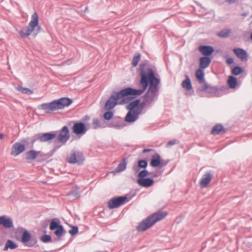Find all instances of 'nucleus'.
Wrapping results in <instances>:
<instances>
[{"mask_svg":"<svg viewBox=\"0 0 252 252\" xmlns=\"http://www.w3.org/2000/svg\"><path fill=\"white\" fill-rule=\"evenodd\" d=\"M139 74L140 76V85L142 88L140 89L127 87L132 94V96L139 95L143 93L148 87L149 88L143 96L145 102H151L155 98L158 91V77L152 69L149 61H145L139 65Z\"/></svg>","mask_w":252,"mask_h":252,"instance_id":"f257e3e1","label":"nucleus"},{"mask_svg":"<svg viewBox=\"0 0 252 252\" xmlns=\"http://www.w3.org/2000/svg\"><path fill=\"white\" fill-rule=\"evenodd\" d=\"M134 98L132 94L127 88L121 90L116 94H112L110 97L107 100L105 104V108L110 110L113 108L118 103V100L122 98L119 102V104H126L128 103Z\"/></svg>","mask_w":252,"mask_h":252,"instance_id":"f03ea898","label":"nucleus"},{"mask_svg":"<svg viewBox=\"0 0 252 252\" xmlns=\"http://www.w3.org/2000/svg\"><path fill=\"white\" fill-rule=\"evenodd\" d=\"M72 102L73 100L71 98L62 97L49 103H42L38 107L39 109L44 110L47 114H50L54 111L69 106Z\"/></svg>","mask_w":252,"mask_h":252,"instance_id":"7ed1b4c3","label":"nucleus"},{"mask_svg":"<svg viewBox=\"0 0 252 252\" xmlns=\"http://www.w3.org/2000/svg\"><path fill=\"white\" fill-rule=\"evenodd\" d=\"M158 221V211L142 220L136 227L138 231H145L151 227Z\"/></svg>","mask_w":252,"mask_h":252,"instance_id":"20e7f679","label":"nucleus"},{"mask_svg":"<svg viewBox=\"0 0 252 252\" xmlns=\"http://www.w3.org/2000/svg\"><path fill=\"white\" fill-rule=\"evenodd\" d=\"M85 160L83 153L79 150H72L66 158V161L70 164L81 165Z\"/></svg>","mask_w":252,"mask_h":252,"instance_id":"39448f33","label":"nucleus"},{"mask_svg":"<svg viewBox=\"0 0 252 252\" xmlns=\"http://www.w3.org/2000/svg\"><path fill=\"white\" fill-rule=\"evenodd\" d=\"M50 229L52 231L55 230L54 233L58 238H60L66 233L63 226L60 224V220L56 219H53L51 220Z\"/></svg>","mask_w":252,"mask_h":252,"instance_id":"423d86ee","label":"nucleus"},{"mask_svg":"<svg viewBox=\"0 0 252 252\" xmlns=\"http://www.w3.org/2000/svg\"><path fill=\"white\" fill-rule=\"evenodd\" d=\"M57 132L58 131H56L48 133H40L35 134L33 136L32 144H33L34 142H36L37 141H39L40 142L50 141L56 137Z\"/></svg>","mask_w":252,"mask_h":252,"instance_id":"0eeeda50","label":"nucleus"},{"mask_svg":"<svg viewBox=\"0 0 252 252\" xmlns=\"http://www.w3.org/2000/svg\"><path fill=\"white\" fill-rule=\"evenodd\" d=\"M21 242L26 246L31 247L36 245L37 240L36 236L32 235L28 230H25L23 233Z\"/></svg>","mask_w":252,"mask_h":252,"instance_id":"6e6552de","label":"nucleus"},{"mask_svg":"<svg viewBox=\"0 0 252 252\" xmlns=\"http://www.w3.org/2000/svg\"><path fill=\"white\" fill-rule=\"evenodd\" d=\"M128 200H129L126 195L113 198L109 200L108 206L110 209L118 208L127 202Z\"/></svg>","mask_w":252,"mask_h":252,"instance_id":"1a4fd4ad","label":"nucleus"},{"mask_svg":"<svg viewBox=\"0 0 252 252\" xmlns=\"http://www.w3.org/2000/svg\"><path fill=\"white\" fill-rule=\"evenodd\" d=\"M70 138L69 131L68 126H64L58 131L57 138L59 142L64 145Z\"/></svg>","mask_w":252,"mask_h":252,"instance_id":"9d476101","label":"nucleus"},{"mask_svg":"<svg viewBox=\"0 0 252 252\" xmlns=\"http://www.w3.org/2000/svg\"><path fill=\"white\" fill-rule=\"evenodd\" d=\"M88 128L86 125L81 122H74L72 127V132L76 135L82 136L85 134Z\"/></svg>","mask_w":252,"mask_h":252,"instance_id":"9b49d317","label":"nucleus"},{"mask_svg":"<svg viewBox=\"0 0 252 252\" xmlns=\"http://www.w3.org/2000/svg\"><path fill=\"white\" fill-rule=\"evenodd\" d=\"M25 149L24 144L19 142H16L12 145L10 154L14 157H16L23 152Z\"/></svg>","mask_w":252,"mask_h":252,"instance_id":"f8f14e48","label":"nucleus"},{"mask_svg":"<svg viewBox=\"0 0 252 252\" xmlns=\"http://www.w3.org/2000/svg\"><path fill=\"white\" fill-rule=\"evenodd\" d=\"M38 16L36 12L34 13L32 16V20L27 26L29 29L34 32V30L36 27L39 31L41 29L40 26L38 25Z\"/></svg>","mask_w":252,"mask_h":252,"instance_id":"ddd939ff","label":"nucleus"},{"mask_svg":"<svg viewBox=\"0 0 252 252\" xmlns=\"http://www.w3.org/2000/svg\"><path fill=\"white\" fill-rule=\"evenodd\" d=\"M0 225H2L5 228L9 229L13 227V222L10 218L3 215L0 216Z\"/></svg>","mask_w":252,"mask_h":252,"instance_id":"4468645a","label":"nucleus"},{"mask_svg":"<svg viewBox=\"0 0 252 252\" xmlns=\"http://www.w3.org/2000/svg\"><path fill=\"white\" fill-rule=\"evenodd\" d=\"M137 182L141 187L148 188L153 185L154 181L151 178H144L138 179Z\"/></svg>","mask_w":252,"mask_h":252,"instance_id":"2eb2a0df","label":"nucleus"},{"mask_svg":"<svg viewBox=\"0 0 252 252\" xmlns=\"http://www.w3.org/2000/svg\"><path fill=\"white\" fill-rule=\"evenodd\" d=\"M139 113V112L136 111L133 112L129 111L125 117V121L128 123L135 122L138 119Z\"/></svg>","mask_w":252,"mask_h":252,"instance_id":"dca6fc26","label":"nucleus"},{"mask_svg":"<svg viewBox=\"0 0 252 252\" xmlns=\"http://www.w3.org/2000/svg\"><path fill=\"white\" fill-rule=\"evenodd\" d=\"M236 56L241 59L242 61H247L248 54L245 50L241 48H235L233 49Z\"/></svg>","mask_w":252,"mask_h":252,"instance_id":"f3484780","label":"nucleus"},{"mask_svg":"<svg viewBox=\"0 0 252 252\" xmlns=\"http://www.w3.org/2000/svg\"><path fill=\"white\" fill-rule=\"evenodd\" d=\"M212 179V175L210 172L205 173L200 181V185L203 187H206Z\"/></svg>","mask_w":252,"mask_h":252,"instance_id":"a211bd4d","label":"nucleus"},{"mask_svg":"<svg viewBox=\"0 0 252 252\" xmlns=\"http://www.w3.org/2000/svg\"><path fill=\"white\" fill-rule=\"evenodd\" d=\"M148 165V162L145 159H140L138 160L137 165H134L133 166V170L135 172L139 171L140 168L145 169Z\"/></svg>","mask_w":252,"mask_h":252,"instance_id":"6ab92c4d","label":"nucleus"},{"mask_svg":"<svg viewBox=\"0 0 252 252\" xmlns=\"http://www.w3.org/2000/svg\"><path fill=\"white\" fill-rule=\"evenodd\" d=\"M199 51L204 55L208 56L213 52V48L209 46H200L199 47Z\"/></svg>","mask_w":252,"mask_h":252,"instance_id":"aec40b11","label":"nucleus"},{"mask_svg":"<svg viewBox=\"0 0 252 252\" xmlns=\"http://www.w3.org/2000/svg\"><path fill=\"white\" fill-rule=\"evenodd\" d=\"M127 163V159L126 158H124L120 162L118 166L116 168L115 171L120 172L125 170Z\"/></svg>","mask_w":252,"mask_h":252,"instance_id":"412c9836","label":"nucleus"},{"mask_svg":"<svg viewBox=\"0 0 252 252\" xmlns=\"http://www.w3.org/2000/svg\"><path fill=\"white\" fill-rule=\"evenodd\" d=\"M125 126V124L123 121H113L108 124V126L116 129H121Z\"/></svg>","mask_w":252,"mask_h":252,"instance_id":"4be33fe9","label":"nucleus"},{"mask_svg":"<svg viewBox=\"0 0 252 252\" xmlns=\"http://www.w3.org/2000/svg\"><path fill=\"white\" fill-rule=\"evenodd\" d=\"M211 60L209 57H201L200 59V68L204 69L210 64Z\"/></svg>","mask_w":252,"mask_h":252,"instance_id":"5701e85b","label":"nucleus"},{"mask_svg":"<svg viewBox=\"0 0 252 252\" xmlns=\"http://www.w3.org/2000/svg\"><path fill=\"white\" fill-rule=\"evenodd\" d=\"M129 102V103L127 106V108L129 109V111L133 112L134 111H135V109L136 108H138L140 104V100L137 99L131 102H130V101Z\"/></svg>","mask_w":252,"mask_h":252,"instance_id":"b1692460","label":"nucleus"},{"mask_svg":"<svg viewBox=\"0 0 252 252\" xmlns=\"http://www.w3.org/2000/svg\"><path fill=\"white\" fill-rule=\"evenodd\" d=\"M182 86L187 91H189L192 89L191 81L189 76H186V79L183 81Z\"/></svg>","mask_w":252,"mask_h":252,"instance_id":"393cba45","label":"nucleus"},{"mask_svg":"<svg viewBox=\"0 0 252 252\" xmlns=\"http://www.w3.org/2000/svg\"><path fill=\"white\" fill-rule=\"evenodd\" d=\"M33 139V136L32 137H26L21 140L22 144H24L26 147H29L31 148H33L34 144L35 142H34L33 144H32V140Z\"/></svg>","mask_w":252,"mask_h":252,"instance_id":"a878e982","label":"nucleus"},{"mask_svg":"<svg viewBox=\"0 0 252 252\" xmlns=\"http://www.w3.org/2000/svg\"><path fill=\"white\" fill-rule=\"evenodd\" d=\"M224 131L225 130L223 126L221 125L218 124L216 125L213 127L211 133L213 134L217 135L222 132L223 133Z\"/></svg>","mask_w":252,"mask_h":252,"instance_id":"bb28decb","label":"nucleus"},{"mask_svg":"<svg viewBox=\"0 0 252 252\" xmlns=\"http://www.w3.org/2000/svg\"><path fill=\"white\" fill-rule=\"evenodd\" d=\"M32 32L27 26L23 28L19 32V33L22 38H25L30 35Z\"/></svg>","mask_w":252,"mask_h":252,"instance_id":"cd10ccee","label":"nucleus"},{"mask_svg":"<svg viewBox=\"0 0 252 252\" xmlns=\"http://www.w3.org/2000/svg\"><path fill=\"white\" fill-rule=\"evenodd\" d=\"M238 84L237 79L236 78L230 76L228 77L227 80V84L230 88L234 89L236 87Z\"/></svg>","mask_w":252,"mask_h":252,"instance_id":"c85d7f7f","label":"nucleus"},{"mask_svg":"<svg viewBox=\"0 0 252 252\" xmlns=\"http://www.w3.org/2000/svg\"><path fill=\"white\" fill-rule=\"evenodd\" d=\"M204 72L203 69L199 68L196 71L195 76L199 83H203L204 82Z\"/></svg>","mask_w":252,"mask_h":252,"instance_id":"c756f323","label":"nucleus"},{"mask_svg":"<svg viewBox=\"0 0 252 252\" xmlns=\"http://www.w3.org/2000/svg\"><path fill=\"white\" fill-rule=\"evenodd\" d=\"M38 152L34 150H30L29 152L26 153V159L27 160H34L37 157Z\"/></svg>","mask_w":252,"mask_h":252,"instance_id":"7c9ffc66","label":"nucleus"},{"mask_svg":"<svg viewBox=\"0 0 252 252\" xmlns=\"http://www.w3.org/2000/svg\"><path fill=\"white\" fill-rule=\"evenodd\" d=\"M18 247V245L11 240H8L5 245L3 250L7 251L8 249L14 250Z\"/></svg>","mask_w":252,"mask_h":252,"instance_id":"2f4dec72","label":"nucleus"},{"mask_svg":"<svg viewBox=\"0 0 252 252\" xmlns=\"http://www.w3.org/2000/svg\"><path fill=\"white\" fill-rule=\"evenodd\" d=\"M16 90L21 92L23 94H27L28 95L32 94L33 93L32 90L27 88H23V87L20 86L16 87Z\"/></svg>","mask_w":252,"mask_h":252,"instance_id":"473e14b6","label":"nucleus"},{"mask_svg":"<svg viewBox=\"0 0 252 252\" xmlns=\"http://www.w3.org/2000/svg\"><path fill=\"white\" fill-rule=\"evenodd\" d=\"M203 85L201 88L199 89V91L200 92L206 91L208 93H211L214 91V88L209 85H208L206 83H203Z\"/></svg>","mask_w":252,"mask_h":252,"instance_id":"72a5a7b5","label":"nucleus"},{"mask_svg":"<svg viewBox=\"0 0 252 252\" xmlns=\"http://www.w3.org/2000/svg\"><path fill=\"white\" fill-rule=\"evenodd\" d=\"M80 194V192L79 190V189L78 188L72 189L67 194L68 195L72 196L74 197H79Z\"/></svg>","mask_w":252,"mask_h":252,"instance_id":"f704fd0d","label":"nucleus"},{"mask_svg":"<svg viewBox=\"0 0 252 252\" xmlns=\"http://www.w3.org/2000/svg\"><path fill=\"white\" fill-rule=\"evenodd\" d=\"M231 33V30H224L219 32L217 35L223 38L227 37Z\"/></svg>","mask_w":252,"mask_h":252,"instance_id":"c9c22d12","label":"nucleus"},{"mask_svg":"<svg viewBox=\"0 0 252 252\" xmlns=\"http://www.w3.org/2000/svg\"><path fill=\"white\" fill-rule=\"evenodd\" d=\"M40 240L43 243H47L52 242L51 236L49 235H43L40 237Z\"/></svg>","mask_w":252,"mask_h":252,"instance_id":"e433bc0d","label":"nucleus"},{"mask_svg":"<svg viewBox=\"0 0 252 252\" xmlns=\"http://www.w3.org/2000/svg\"><path fill=\"white\" fill-rule=\"evenodd\" d=\"M140 54L139 53H136L134 55L133 58V59H132V65L133 66H136L139 61H140Z\"/></svg>","mask_w":252,"mask_h":252,"instance_id":"4c0bfd02","label":"nucleus"},{"mask_svg":"<svg viewBox=\"0 0 252 252\" xmlns=\"http://www.w3.org/2000/svg\"><path fill=\"white\" fill-rule=\"evenodd\" d=\"M114 113L111 111H108L103 114V118L105 120L109 121L113 117Z\"/></svg>","mask_w":252,"mask_h":252,"instance_id":"58836bf2","label":"nucleus"},{"mask_svg":"<svg viewBox=\"0 0 252 252\" xmlns=\"http://www.w3.org/2000/svg\"><path fill=\"white\" fill-rule=\"evenodd\" d=\"M243 69L239 67L236 66L232 70V73L235 75H238L243 72Z\"/></svg>","mask_w":252,"mask_h":252,"instance_id":"ea45409f","label":"nucleus"},{"mask_svg":"<svg viewBox=\"0 0 252 252\" xmlns=\"http://www.w3.org/2000/svg\"><path fill=\"white\" fill-rule=\"evenodd\" d=\"M150 164L154 167H158V154L152 156V159L151 161Z\"/></svg>","mask_w":252,"mask_h":252,"instance_id":"a19ab883","label":"nucleus"},{"mask_svg":"<svg viewBox=\"0 0 252 252\" xmlns=\"http://www.w3.org/2000/svg\"><path fill=\"white\" fill-rule=\"evenodd\" d=\"M149 172L146 170L144 169L140 171L138 174V179H143L145 177L148 175Z\"/></svg>","mask_w":252,"mask_h":252,"instance_id":"79ce46f5","label":"nucleus"},{"mask_svg":"<svg viewBox=\"0 0 252 252\" xmlns=\"http://www.w3.org/2000/svg\"><path fill=\"white\" fill-rule=\"evenodd\" d=\"M72 229L69 230L68 232L71 236H74L78 233L79 229L77 226H72Z\"/></svg>","mask_w":252,"mask_h":252,"instance_id":"37998d69","label":"nucleus"},{"mask_svg":"<svg viewBox=\"0 0 252 252\" xmlns=\"http://www.w3.org/2000/svg\"><path fill=\"white\" fill-rule=\"evenodd\" d=\"M167 215L166 211H158V221L164 219Z\"/></svg>","mask_w":252,"mask_h":252,"instance_id":"c03bdc74","label":"nucleus"},{"mask_svg":"<svg viewBox=\"0 0 252 252\" xmlns=\"http://www.w3.org/2000/svg\"><path fill=\"white\" fill-rule=\"evenodd\" d=\"M100 122L99 120H98L97 119H94L93 120V125H94V128L96 129L97 127H100Z\"/></svg>","mask_w":252,"mask_h":252,"instance_id":"a18cd8bd","label":"nucleus"},{"mask_svg":"<svg viewBox=\"0 0 252 252\" xmlns=\"http://www.w3.org/2000/svg\"><path fill=\"white\" fill-rule=\"evenodd\" d=\"M166 163L167 162L164 161L159 158V157H158V168L162 166L166 165Z\"/></svg>","mask_w":252,"mask_h":252,"instance_id":"49530a36","label":"nucleus"},{"mask_svg":"<svg viewBox=\"0 0 252 252\" xmlns=\"http://www.w3.org/2000/svg\"><path fill=\"white\" fill-rule=\"evenodd\" d=\"M178 143V141L176 140H173L172 141H170L168 142L167 144V146L170 147L172 145H175L176 144Z\"/></svg>","mask_w":252,"mask_h":252,"instance_id":"de8ad7c7","label":"nucleus"},{"mask_svg":"<svg viewBox=\"0 0 252 252\" xmlns=\"http://www.w3.org/2000/svg\"><path fill=\"white\" fill-rule=\"evenodd\" d=\"M90 119V116H89L88 115H86L82 118V120L83 121H87L89 120Z\"/></svg>","mask_w":252,"mask_h":252,"instance_id":"09e8293b","label":"nucleus"},{"mask_svg":"<svg viewBox=\"0 0 252 252\" xmlns=\"http://www.w3.org/2000/svg\"><path fill=\"white\" fill-rule=\"evenodd\" d=\"M233 62V59L232 58H229L227 60V63H228V64H231Z\"/></svg>","mask_w":252,"mask_h":252,"instance_id":"8fccbe9b","label":"nucleus"},{"mask_svg":"<svg viewBox=\"0 0 252 252\" xmlns=\"http://www.w3.org/2000/svg\"><path fill=\"white\" fill-rule=\"evenodd\" d=\"M226 1L229 3H234L235 2V0H226Z\"/></svg>","mask_w":252,"mask_h":252,"instance_id":"3c124183","label":"nucleus"},{"mask_svg":"<svg viewBox=\"0 0 252 252\" xmlns=\"http://www.w3.org/2000/svg\"><path fill=\"white\" fill-rule=\"evenodd\" d=\"M152 150L151 149H144L143 151V153H146V152H149L150 151H151Z\"/></svg>","mask_w":252,"mask_h":252,"instance_id":"603ef678","label":"nucleus"},{"mask_svg":"<svg viewBox=\"0 0 252 252\" xmlns=\"http://www.w3.org/2000/svg\"><path fill=\"white\" fill-rule=\"evenodd\" d=\"M4 138V135L0 133V139H2Z\"/></svg>","mask_w":252,"mask_h":252,"instance_id":"864d4df0","label":"nucleus"},{"mask_svg":"<svg viewBox=\"0 0 252 252\" xmlns=\"http://www.w3.org/2000/svg\"><path fill=\"white\" fill-rule=\"evenodd\" d=\"M48 226V222H46V223L44 224V226H43V227L44 228H46Z\"/></svg>","mask_w":252,"mask_h":252,"instance_id":"5fc2aeb1","label":"nucleus"},{"mask_svg":"<svg viewBox=\"0 0 252 252\" xmlns=\"http://www.w3.org/2000/svg\"><path fill=\"white\" fill-rule=\"evenodd\" d=\"M251 39L252 40V34H251Z\"/></svg>","mask_w":252,"mask_h":252,"instance_id":"6e6d98bb","label":"nucleus"},{"mask_svg":"<svg viewBox=\"0 0 252 252\" xmlns=\"http://www.w3.org/2000/svg\"><path fill=\"white\" fill-rule=\"evenodd\" d=\"M37 32H37L35 33H34L35 36L37 34Z\"/></svg>","mask_w":252,"mask_h":252,"instance_id":"4d7b16f0","label":"nucleus"},{"mask_svg":"<svg viewBox=\"0 0 252 252\" xmlns=\"http://www.w3.org/2000/svg\"><path fill=\"white\" fill-rule=\"evenodd\" d=\"M142 104H143V105H142V106H143L145 104V103L144 102H142Z\"/></svg>","mask_w":252,"mask_h":252,"instance_id":"13d9d810","label":"nucleus"}]
</instances>
